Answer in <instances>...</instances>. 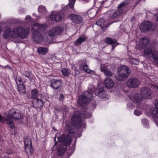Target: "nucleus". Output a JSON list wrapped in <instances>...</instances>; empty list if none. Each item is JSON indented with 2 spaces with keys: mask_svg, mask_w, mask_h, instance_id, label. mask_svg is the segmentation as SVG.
<instances>
[{
  "mask_svg": "<svg viewBox=\"0 0 158 158\" xmlns=\"http://www.w3.org/2000/svg\"><path fill=\"white\" fill-rule=\"evenodd\" d=\"M95 92V94L99 98H104L106 96V94L103 87L94 89L89 88L88 91L83 93L81 97L78 98L79 103L81 106H84V104L88 103L92 99L93 93Z\"/></svg>",
  "mask_w": 158,
  "mask_h": 158,
  "instance_id": "nucleus-1",
  "label": "nucleus"
},
{
  "mask_svg": "<svg viewBox=\"0 0 158 158\" xmlns=\"http://www.w3.org/2000/svg\"><path fill=\"white\" fill-rule=\"evenodd\" d=\"M29 31V28H24L21 26H17L12 29L8 27L4 31L3 36L5 38L10 37L17 38L20 37L24 39L28 36Z\"/></svg>",
  "mask_w": 158,
  "mask_h": 158,
  "instance_id": "nucleus-2",
  "label": "nucleus"
},
{
  "mask_svg": "<svg viewBox=\"0 0 158 158\" xmlns=\"http://www.w3.org/2000/svg\"><path fill=\"white\" fill-rule=\"evenodd\" d=\"M92 115L88 112V109L83 108L80 112L78 111L75 112L71 118V123L72 125L77 128H80L82 124L81 117L89 118Z\"/></svg>",
  "mask_w": 158,
  "mask_h": 158,
  "instance_id": "nucleus-3",
  "label": "nucleus"
},
{
  "mask_svg": "<svg viewBox=\"0 0 158 158\" xmlns=\"http://www.w3.org/2000/svg\"><path fill=\"white\" fill-rule=\"evenodd\" d=\"M45 26L44 24H40L36 23L34 24L32 27V30L33 31V40L37 44H40L43 40L48 41V42L50 41L47 39V36H46V33L43 36L40 31H41L45 29Z\"/></svg>",
  "mask_w": 158,
  "mask_h": 158,
  "instance_id": "nucleus-4",
  "label": "nucleus"
},
{
  "mask_svg": "<svg viewBox=\"0 0 158 158\" xmlns=\"http://www.w3.org/2000/svg\"><path fill=\"white\" fill-rule=\"evenodd\" d=\"M68 127H69L68 126ZM68 127V130L64 134H63L59 139V141L62 142L58 148V154L59 156H61L66 152L67 146H69V130Z\"/></svg>",
  "mask_w": 158,
  "mask_h": 158,
  "instance_id": "nucleus-5",
  "label": "nucleus"
},
{
  "mask_svg": "<svg viewBox=\"0 0 158 158\" xmlns=\"http://www.w3.org/2000/svg\"><path fill=\"white\" fill-rule=\"evenodd\" d=\"M23 116V114L21 113L19 110L12 109L10 110L9 114L5 118V120L10 127L12 129L14 127L12 118L17 120L21 119Z\"/></svg>",
  "mask_w": 158,
  "mask_h": 158,
  "instance_id": "nucleus-6",
  "label": "nucleus"
},
{
  "mask_svg": "<svg viewBox=\"0 0 158 158\" xmlns=\"http://www.w3.org/2000/svg\"><path fill=\"white\" fill-rule=\"evenodd\" d=\"M129 3V0H127L121 3L118 6L116 10H112L108 12L107 14L111 19H114L120 16L123 12L124 6L127 5Z\"/></svg>",
  "mask_w": 158,
  "mask_h": 158,
  "instance_id": "nucleus-7",
  "label": "nucleus"
},
{
  "mask_svg": "<svg viewBox=\"0 0 158 158\" xmlns=\"http://www.w3.org/2000/svg\"><path fill=\"white\" fill-rule=\"evenodd\" d=\"M118 76L116 79L120 81L125 80L131 74V70L125 66H121L118 69Z\"/></svg>",
  "mask_w": 158,
  "mask_h": 158,
  "instance_id": "nucleus-8",
  "label": "nucleus"
},
{
  "mask_svg": "<svg viewBox=\"0 0 158 158\" xmlns=\"http://www.w3.org/2000/svg\"><path fill=\"white\" fill-rule=\"evenodd\" d=\"M64 28L62 26H58L54 27L49 30L46 33L47 39L50 41H52L56 35L61 34L63 31Z\"/></svg>",
  "mask_w": 158,
  "mask_h": 158,
  "instance_id": "nucleus-9",
  "label": "nucleus"
},
{
  "mask_svg": "<svg viewBox=\"0 0 158 158\" xmlns=\"http://www.w3.org/2000/svg\"><path fill=\"white\" fill-rule=\"evenodd\" d=\"M140 82L137 78H133L128 79L126 83V85L129 88H134L137 87Z\"/></svg>",
  "mask_w": 158,
  "mask_h": 158,
  "instance_id": "nucleus-10",
  "label": "nucleus"
},
{
  "mask_svg": "<svg viewBox=\"0 0 158 158\" xmlns=\"http://www.w3.org/2000/svg\"><path fill=\"white\" fill-rule=\"evenodd\" d=\"M140 94L143 98L148 99L151 97L152 92L149 88L144 87L140 90Z\"/></svg>",
  "mask_w": 158,
  "mask_h": 158,
  "instance_id": "nucleus-11",
  "label": "nucleus"
},
{
  "mask_svg": "<svg viewBox=\"0 0 158 158\" xmlns=\"http://www.w3.org/2000/svg\"><path fill=\"white\" fill-rule=\"evenodd\" d=\"M64 17V15L62 12H57L56 11L52 12L50 18L53 21L56 22L63 19Z\"/></svg>",
  "mask_w": 158,
  "mask_h": 158,
  "instance_id": "nucleus-12",
  "label": "nucleus"
},
{
  "mask_svg": "<svg viewBox=\"0 0 158 158\" xmlns=\"http://www.w3.org/2000/svg\"><path fill=\"white\" fill-rule=\"evenodd\" d=\"M152 27V23L147 21L143 22L140 25V29L144 32H148L150 30Z\"/></svg>",
  "mask_w": 158,
  "mask_h": 158,
  "instance_id": "nucleus-13",
  "label": "nucleus"
},
{
  "mask_svg": "<svg viewBox=\"0 0 158 158\" xmlns=\"http://www.w3.org/2000/svg\"><path fill=\"white\" fill-rule=\"evenodd\" d=\"M70 19L73 23L80 24L83 21V18L80 15L75 14H70Z\"/></svg>",
  "mask_w": 158,
  "mask_h": 158,
  "instance_id": "nucleus-14",
  "label": "nucleus"
},
{
  "mask_svg": "<svg viewBox=\"0 0 158 158\" xmlns=\"http://www.w3.org/2000/svg\"><path fill=\"white\" fill-rule=\"evenodd\" d=\"M157 52L156 50H152L151 48H148L145 49L144 51V55L148 58H151L153 59L155 56V52Z\"/></svg>",
  "mask_w": 158,
  "mask_h": 158,
  "instance_id": "nucleus-15",
  "label": "nucleus"
},
{
  "mask_svg": "<svg viewBox=\"0 0 158 158\" xmlns=\"http://www.w3.org/2000/svg\"><path fill=\"white\" fill-rule=\"evenodd\" d=\"M70 142L71 141V137H74L75 138V141L74 142V144L73 145L72 147L71 148V155L74 152L75 149V140H76V137H77L78 136L77 135V133L73 130H70Z\"/></svg>",
  "mask_w": 158,
  "mask_h": 158,
  "instance_id": "nucleus-16",
  "label": "nucleus"
},
{
  "mask_svg": "<svg viewBox=\"0 0 158 158\" xmlns=\"http://www.w3.org/2000/svg\"><path fill=\"white\" fill-rule=\"evenodd\" d=\"M61 85V81L58 80H53L50 85V86L54 89H57L60 87Z\"/></svg>",
  "mask_w": 158,
  "mask_h": 158,
  "instance_id": "nucleus-17",
  "label": "nucleus"
},
{
  "mask_svg": "<svg viewBox=\"0 0 158 158\" xmlns=\"http://www.w3.org/2000/svg\"><path fill=\"white\" fill-rule=\"evenodd\" d=\"M33 104L35 108H40L44 105V103L40 99L38 98L34 99L32 101Z\"/></svg>",
  "mask_w": 158,
  "mask_h": 158,
  "instance_id": "nucleus-18",
  "label": "nucleus"
},
{
  "mask_svg": "<svg viewBox=\"0 0 158 158\" xmlns=\"http://www.w3.org/2000/svg\"><path fill=\"white\" fill-rule=\"evenodd\" d=\"M96 23L98 25L100 26L103 29L104 28L107 27L109 25L106 24L105 20L102 18L98 20L96 22Z\"/></svg>",
  "mask_w": 158,
  "mask_h": 158,
  "instance_id": "nucleus-19",
  "label": "nucleus"
},
{
  "mask_svg": "<svg viewBox=\"0 0 158 158\" xmlns=\"http://www.w3.org/2000/svg\"><path fill=\"white\" fill-rule=\"evenodd\" d=\"M149 42V39L147 37H144L139 40V44L141 47H144L147 45Z\"/></svg>",
  "mask_w": 158,
  "mask_h": 158,
  "instance_id": "nucleus-20",
  "label": "nucleus"
},
{
  "mask_svg": "<svg viewBox=\"0 0 158 158\" xmlns=\"http://www.w3.org/2000/svg\"><path fill=\"white\" fill-rule=\"evenodd\" d=\"M106 87L107 88H110L114 86V82L110 77H107L105 81Z\"/></svg>",
  "mask_w": 158,
  "mask_h": 158,
  "instance_id": "nucleus-21",
  "label": "nucleus"
},
{
  "mask_svg": "<svg viewBox=\"0 0 158 158\" xmlns=\"http://www.w3.org/2000/svg\"><path fill=\"white\" fill-rule=\"evenodd\" d=\"M143 99L139 94H136L133 96V98L131 99V100L133 102L139 103L143 100Z\"/></svg>",
  "mask_w": 158,
  "mask_h": 158,
  "instance_id": "nucleus-22",
  "label": "nucleus"
},
{
  "mask_svg": "<svg viewBox=\"0 0 158 158\" xmlns=\"http://www.w3.org/2000/svg\"><path fill=\"white\" fill-rule=\"evenodd\" d=\"M41 95L39 93L37 90L36 89H33L31 92V97L33 100L37 99Z\"/></svg>",
  "mask_w": 158,
  "mask_h": 158,
  "instance_id": "nucleus-23",
  "label": "nucleus"
},
{
  "mask_svg": "<svg viewBox=\"0 0 158 158\" xmlns=\"http://www.w3.org/2000/svg\"><path fill=\"white\" fill-rule=\"evenodd\" d=\"M105 42L107 44L112 45L117 43V40L114 39L109 37H106L105 39Z\"/></svg>",
  "mask_w": 158,
  "mask_h": 158,
  "instance_id": "nucleus-24",
  "label": "nucleus"
},
{
  "mask_svg": "<svg viewBox=\"0 0 158 158\" xmlns=\"http://www.w3.org/2000/svg\"><path fill=\"white\" fill-rule=\"evenodd\" d=\"M150 112L152 116L155 118H158V110L154 108H151L150 109Z\"/></svg>",
  "mask_w": 158,
  "mask_h": 158,
  "instance_id": "nucleus-25",
  "label": "nucleus"
},
{
  "mask_svg": "<svg viewBox=\"0 0 158 158\" xmlns=\"http://www.w3.org/2000/svg\"><path fill=\"white\" fill-rule=\"evenodd\" d=\"M96 10H95L91 9L88 11L87 13L90 18H93L96 15Z\"/></svg>",
  "mask_w": 158,
  "mask_h": 158,
  "instance_id": "nucleus-26",
  "label": "nucleus"
},
{
  "mask_svg": "<svg viewBox=\"0 0 158 158\" xmlns=\"http://www.w3.org/2000/svg\"><path fill=\"white\" fill-rule=\"evenodd\" d=\"M86 39V38L84 36H80L76 40L75 42L76 45L81 44V43L85 41Z\"/></svg>",
  "mask_w": 158,
  "mask_h": 158,
  "instance_id": "nucleus-27",
  "label": "nucleus"
},
{
  "mask_svg": "<svg viewBox=\"0 0 158 158\" xmlns=\"http://www.w3.org/2000/svg\"><path fill=\"white\" fill-rule=\"evenodd\" d=\"M37 51L39 54L44 55L47 53V49L45 48L41 47L38 48Z\"/></svg>",
  "mask_w": 158,
  "mask_h": 158,
  "instance_id": "nucleus-28",
  "label": "nucleus"
},
{
  "mask_svg": "<svg viewBox=\"0 0 158 158\" xmlns=\"http://www.w3.org/2000/svg\"><path fill=\"white\" fill-rule=\"evenodd\" d=\"M17 86L18 90L19 92L22 93H25L26 92V89L23 84H19Z\"/></svg>",
  "mask_w": 158,
  "mask_h": 158,
  "instance_id": "nucleus-29",
  "label": "nucleus"
},
{
  "mask_svg": "<svg viewBox=\"0 0 158 158\" xmlns=\"http://www.w3.org/2000/svg\"><path fill=\"white\" fill-rule=\"evenodd\" d=\"M38 11L44 14H45L46 12V9L44 6L40 5L39 6L38 8Z\"/></svg>",
  "mask_w": 158,
  "mask_h": 158,
  "instance_id": "nucleus-30",
  "label": "nucleus"
},
{
  "mask_svg": "<svg viewBox=\"0 0 158 158\" xmlns=\"http://www.w3.org/2000/svg\"><path fill=\"white\" fill-rule=\"evenodd\" d=\"M76 0H70V11L71 10L73 12L75 11L73 6Z\"/></svg>",
  "mask_w": 158,
  "mask_h": 158,
  "instance_id": "nucleus-31",
  "label": "nucleus"
},
{
  "mask_svg": "<svg viewBox=\"0 0 158 158\" xmlns=\"http://www.w3.org/2000/svg\"><path fill=\"white\" fill-rule=\"evenodd\" d=\"M25 149L26 152L27 153H30L31 154L32 153L33 151L32 145L31 146L29 145L25 146Z\"/></svg>",
  "mask_w": 158,
  "mask_h": 158,
  "instance_id": "nucleus-32",
  "label": "nucleus"
},
{
  "mask_svg": "<svg viewBox=\"0 0 158 158\" xmlns=\"http://www.w3.org/2000/svg\"><path fill=\"white\" fill-rule=\"evenodd\" d=\"M25 19L26 22L27 23L28 25H31L32 23V19L30 15H27Z\"/></svg>",
  "mask_w": 158,
  "mask_h": 158,
  "instance_id": "nucleus-33",
  "label": "nucleus"
},
{
  "mask_svg": "<svg viewBox=\"0 0 158 158\" xmlns=\"http://www.w3.org/2000/svg\"><path fill=\"white\" fill-rule=\"evenodd\" d=\"M24 144L25 146L29 145L31 146L32 144L31 139H26L24 141Z\"/></svg>",
  "mask_w": 158,
  "mask_h": 158,
  "instance_id": "nucleus-34",
  "label": "nucleus"
},
{
  "mask_svg": "<svg viewBox=\"0 0 158 158\" xmlns=\"http://www.w3.org/2000/svg\"><path fill=\"white\" fill-rule=\"evenodd\" d=\"M15 81L17 85H18L19 84H23V82L22 81L21 78L20 77H16V78L15 79Z\"/></svg>",
  "mask_w": 158,
  "mask_h": 158,
  "instance_id": "nucleus-35",
  "label": "nucleus"
},
{
  "mask_svg": "<svg viewBox=\"0 0 158 158\" xmlns=\"http://www.w3.org/2000/svg\"><path fill=\"white\" fill-rule=\"evenodd\" d=\"M108 66V64H106L101 65L100 67L101 71L104 72L105 71L107 70V67Z\"/></svg>",
  "mask_w": 158,
  "mask_h": 158,
  "instance_id": "nucleus-36",
  "label": "nucleus"
},
{
  "mask_svg": "<svg viewBox=\"0 0 158 158\" xmlns=\"http://www.w3.org/2000/svg\"><path fill=\"white\" fill-rule=\"evenodd\" d=\"M62 72L63 75L64 76H68L69 74V70L66 69L64 68L62 70Z\"/></svg>",
  "mask_w": 158,
  "mask_h": 158,
  "instance_id": "nucleus-37",
  "label": "nucleus"
},
{
  "mask_svg": "<svg viewBox=\"0 0 158 158\" xmlns=\"http://www.w3.org/2000/svg\"><path fill=\"white\" fill-rule=\"evenodd\" d=\"M88 68V66L86 65H84L83 66V68L85 71L86 73H89L93 71L89 69Z\"/></svg>",
  "mask_w": 158,
  "mask_h": 158,
  "instance_id": "nucleus-38",
  "label": "nucleus"
},
{
  "mask_svg": "<svg viewBox=\"0 0 158 158\" xmlns=\"http://www.w3.org/2000/svg\"><path fill=\"white\" fill-rule=\"evenodd\" d=\"M130 61L131 63L134 64H137L139 63L138 60L135 58L130 59Z\"/></svg>",
  "mask_w": 158,
  "mask_h": 158,
  "instance_id": "nucleus-39",
  "label": "nucleus"
},
{
  "mask_svg": "<svg viewBox=\"0 0 158 158\" xmlns=\"http://www.w3.org/2000/svg\"><path fill=\"white\" fill-rule=\"evenodd\" d=\"M105 76H112L113 75L112 73L109 70H107L104 72Z\"/></svg>",
  "mask_w": 158,
  "mask_h": 158,
  "instance_id": "nucleus-40",
  "label": "nucleus"
},
{
  "mask_svg": "<svg viewBox=\"0 0 158 158\" xmlns=\"http://www.w3.org/2000/svg\"><path fill=\"white\" fill-rule=\"evenodd\" d=\"M155 53V56L153 59L154 60L155 62L158 64V52H156Z\"/></svg>",
  "mask_w": 158,
  "mask_h": 158,
  "instance_id": "nucleus-41",
  "label": "nucleus"
},
{
  "mask_svg": "<svg viewBox=\"0 0 158 158\" xmlns=\"http://www.w3.org/2000/svg\"><path fill=\"white\" fill-rule=\"evenodd\" d=\"M134 114L136 116H139L142 114L141 111H140L137 109L135 110L134 111Z\"/></svg>",
  "mask_w": 158,
  "mask_h": 158,
  "instance_id": "nucleus-42",
  "label": "nucleus"
},
{
  "mask_svg": "<svg viewBox=\"0 0 158 158\" xmlns=\"http://www.w3.org/2000/svg\"><path fill=\"white\" fill-rule=\"evenodd\" d=\"M142 122L144 124H145L146 125H147L148 124V120L145 119V118H143L142 120Z\"/></svg>",
  "mask_w": 158,
  "mask_h": 158,
  "instance_id": "nucleus-43",
  "label": "nucleus"
},
{
  "mask_svg": "<svg viewBox=\"0 0 158 158\" xmlns=\"http://www.w3.org/2000/svg\"><path fill=\"white\" fill-rule=\"evenodd\" d=\"M155 106L156 108L155 109L158 110V99L156 100L155 101Z\"/></svg>",
  "mask_w": 158,
  "mask_h": 158,
  "instance_id": "nucleus-44",
  "label": "nucleus"
},
{
  "mask_svg": "<svg viewBox=\"0 0 158 158\" xmlns=\"http://www.w3.org/2000/svg\"><path fill=\"white\" fill-rule=\"evenodd\" d=\"M64 95L62 94H60V97H59L60 100L61 101H62L64 99Z\"/></svg>",
  "mask_w": 158,
  "mask_h": 158,
  "instance_id": "nucleus-45",
  "label": "nucleus"
},
{
  "mask_svg": "<svg viewBox=\"0 0 158 158\" xmlns=\"http://www.w3.org/2000/svg\"><path fill=\"white\" fill-rule=\"evenodd\" d=\"M69 4H68L63 9L64 10H69Z\"/></svg>",
  "mask_w": 158,
  "mask_h": 158,
  "instance_id": "nucleus-46",
  "label": "nucleus"
},
{
  "mask_svg": "<svg viewBox=\"0 0 158 158\" xmlns=\"http://www.w3.org/2000/svg\"><path fill=\"white\" fill-rule=\"evenodd\" d=\"M24 76H25L26 77H30V74H29V73L28 72H27L26 73V74H24Z\"/></svg>",
  "mask_w": 158,
  "mask_h": 158,
  "instance_id": "nucleus-47",
  "label": "nucleus"
},
{
  "mask_svg": "<svg viewBox=\"0 0 158 158\" xmlns=\"http://www.w3.org/2000/svg\"><path fill=\"white\" fill-rule=\"evenodd\" d=\"M137 107L138 108H141V109H144V108H143V107H140V106H138V105H137Z\"/></svg>",
  "mask_w": 158,
  "mask_h": 158,
  "instance_id": "nucleus-48",
  "label": "nucleus"
},
{
  "mask_svg": "<svg viewBox=\"0 0 158 158\" xmlns=\"http://www.w3.org/2000/svg\"><path fill=\"white\" fill-rule=\"evenodd\" d=\"M28 77L30 80L32 79L31 77L30 76V77Z\"/></svg>",
  "mask_w": 158,
  "mask_h": 158,
  "instance_id": "nucleus-49",
  "label": "nucleus"
},
{
  "mask_svg": "<svg viewBox=\"0 0 158 158\" xmlns=\"http://www.w3.org/2000/svg\"><path fill=\"white\" fill-rule=\"evenodd\" d=\"M154 87H155L156 88L158 89V86H154Z\"/></svg>",
  "mask_w": 158,
  "mask_h": 158,
  "instance_id": "nucleus-50",
  "label": "nucleus"
},
{
  "mask_svg": "<svg viewBox=\"0 0 158 158\" xmlns=\"http://www.w3.org/2000/svg\"><path fill=\"white\" fill-rule=\"evenodd\" d=\"M115 47V46H114L113 45H112V49H114Z\"/></svg>",
  "mask_w": 158,
  "mask_h": 158,
  "instance_id": "nucleus-51",
  "label": "nucleus"
},
{
  "mask_svg": "<svg viewBox=\"0 0 158 158\" xmlns=\"http://www.w3.org/2000/svg\"><path fill=\"white\" fill-rule=\"evenodd\" d=\"M105 2V1H103L102 2H101V4H102V5L103 4V3H104Z\"/></svg>",
  "mask_w": 158,
  "mask_h": 158,
  "instance_id": "nucleus-52",
  "label": "nucleus"
},
{
  "mask_svg": "<svg viewBox=\"0 0 158 158\" xmlns=\"http://www.w3.org/2000/svg\"><path fill=\"white\" fill-rule=\"evenodd\" d=\"M53 130L54 131H56V130L54 128V127H53Z\"/></svg>",
  "mask_w": 158,
  "mask_h": 158,
  "instance_id": "nucleus-53",
  "label": "nucleus"
},
{
  "mask_svg": "<svg viewBox=\"0 0 158 158\" xmlns=\"http://www.w3.org/2000/svg\"><path fill=\"white\" fill-rule=\"evenodd\" d=\"M158 15V14H157V13H156V14L155 15V16H156V15Z\"/></svg>",
  "mask_w": 158,
  "mask_h": 158,
  "instance_id": "nucleus-54",
  "label": "nucleus"
},
{
  "mask_svg": "<svg viewBox=\"0 0 158 158\" xmlns=\"http://www.w3.org/2000/svg\"><path fill=\"white\" fill-rule=\"evenodd\" d=\"M156 20L158 22V16Z\"/></svg>",
  "mask_w": 158,
  "mask_h": 158,
  "instance_id": "nucleus-55",
  "label": "nucleus"
},
{
  "mask_svg": "<svg viewBox=\"0 0 158 158\" xmlns=\"http://www.w3.org/2000/svg\"><path fill=\"white\" fill-rule=\"evenodd\" d=\"M83 1H86V2H87L88 1V0H83Z\"/></svg>",
  "mask_w": 158,
  "mask_h": 158,
  "instance_id": "nucleus-56",
  "label": "nucleus"
},
{
  "mask_svg": "<svg viewBox=\"0 0 158 158\" xmlns=\"http://www.w3.org/2000/svg\"><path fill=\"white\" fill-rule=\"evenodd\" d=\"M35 13H33V15H35Z\"/></svg>",
  "mask_w": 158,
  "mask_h": 158,
  "instance_id": "nucleus-57",
  "label": "nucleus"
}]
</instances>
